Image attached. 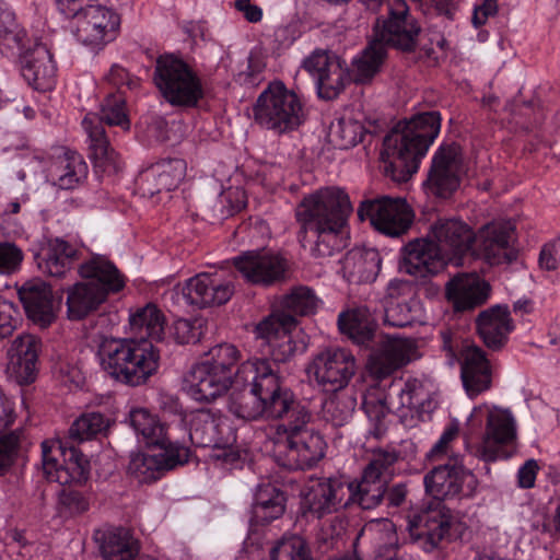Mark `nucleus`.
<instances>
[{"mask_svg":"<svg viewBox=\"0 0 560 560\" xmlns=\"http://www.w3.org/2000/svg\"><path fill=\"white\" fill-rule=\"evenodd\" d=\"M277 362L250 359L235 372L230 411L244 420L283 419L295 402L293 393L282 386Z\"/></svg>","mask_w":560,"mask_h":560,"instance_id":"f257e3e1","label":"nucleus"},{"mask_svg":"<svg viewBox=\"0 0 560 560\" xmlns=\"http://www.w3.org/2000/svg\"><path fill=\"white\" fill-rule=\"evenodd\" d=\"M352 206L347 192L326 187L305 197L296 209L303 229L302 242L313 243V255L331 256L345 246L342 233Z\"/></svg>","mask_w":560,"mask_h":560,"instance_id":"f03ea898","label":"nucleus"},{"mask_svg":"<svg viewBox=\"0 0 560 560\" xmlns=\"http://www.w3.org/2000/svg\"><path fill=\"white\" fill-rule=\"evenodd\" d=\"M441 129L439 112H425L397 122L383 141L381 159L385 174L395 182H407Z\"/></svg>","mask_w":560,"mask_h":560,"instance_id":"7ed1b4c3","label":"nucleus"},{"mask_svg":"<svg viewBox=\"0 0 560 560\" xmlns=\"http://www.w3.org/2000/svg\"><path fill=\"white\" fill-rule=\"evenodd\" d=\"M317 304L311 289L299 287L283 298L281 305L284 312L272 314L256 326L260 345L267 347L266 353L275 362H285L295 352L305 350V343L296 339L299 328L294 315H310L316 311Z\"/></svg>","mask_w":560,"mask_h":560,"instance_id":"20e7f679","label":"nucleus"},{"mask_svg":"<svg viewBox=\"0 0 560 560\" xmlns=\"http://www.w3.org/2000/svg\"><path fill=\"white\" fill-rule=\"evenodd\" d=\"M101 368L114 380L139 386L159 369L160 351L149 340L103 337L96 352Z\"/></svg>","mask_w":560,"mask_h":560,"instance_id":"39448f33","label":"nucleus"},{"mask_svg":"<svg viewBox=\"0 0 560 560\" xmlns=\"http://www.w3.org/2000/svg\"><path fill=\"white\" fill-rule=\"evenodd\" d=\"M466 448L485 462H495L503 447L512 445L517 436L516 420L509 409L482 404L476 406L467 419Z\"/></svg>","mask_w":560,"mask_h":560,"instance_id":"423d86ee","label":"nucleus"},{"mask_svg":"<svg viewBox=\"0 0 560 560\" xmlns=\"http://www.w3.org/2000/svg\"><path fill=\"white\" fill-rule=\"evenodd\" d=\"M86 282H77L67 289V316L80 320L96 311L109 292H118L125 285V278L108 259L92 257L79 268Z\"/></svg>","mask_w":560,"mask_h":560,"instance_id":"0eeeda50","label":"nucleus"},{"mask_svg":"<svg viewBox=\"0 0 560 560\" xmlns=\"http://www.w3.org/2000/svg\"><path fill=\"white\" fill-rule=\"evenodd\" d=\"M311 421L310 410L295 400L276 427L279 439L287 444L289 466L293 469L311 468L325 456L326 442Z\"/></svg>","mask_w":560,"mask_h":560,"instance_id":"6e6552de","label":"nucleus"},{"mask_svg":"<svg viewBox=\"0 0 560 560\" xmlns=\"http://www.w3.org/2000/svg\"><path fill=\"white\" fill-rule=\"evenodd\" d=\"M302 97L281 81H273L258 95L253 106L254 121L275 135L299 129L306 120Z\"/></svg>","mask_w":560,"mask_h":560,"instance_id":"1a4fd4ad","label":"nucleus"},{"mask_svg":"<svg viewBox=\"0 0 560 560\" xmlns=\"http://www.w3.org/2000/svg\"><path fill=\"white\" fill-rule=\"evenodd\" d=\"M120 127L129 131L130 119L126 110L125 98L120 94L106 97L101 107V114L89 113L82 120V127L88 135L91 159L96 167L104 172H118L120 162L116 152L110 148L103 124Z\"/></svg>","mask_w":560,"mask_h":560,"instance_id":"9d476101","label":"nucleus"},{"mask_svg":"<svg viewBox=\"0 0 560 560\" xmlns=\"http://www.w3.org/2000/svg\"><path fill=\"white\" fill-rule=\"evenodd\" d=\"M154 83L163 97L174 106L194 107L203 97L198 74L184 60L173 55L158 58Z\"/></svg>","mask_w":560,"mask_h":560,"instance_id":"9b49d317","label":"nucleus"},{"mask_svg":"<svg viewBox=\"0 0 560 560\" xmlns=\"http://www.w3.org/2000/svg\"><path fill=\"white\" fill-rule=\"evenodd\" d=\"M189 439L200 447L217 450L214 457L223 464L236 467L242 459V452L233 446L235 431L230 420L210 410L200 409L190 415Z\"/></svg>","mask_w":560,"mask_h":560,"instance_id":"f8f14e48","label":"nucleus"},{"mask_svg":"<svg viewBox=\"0 0 560 560\" xmlns=\"http://www.w3.org/2000/svg\"><path fill=\"white\" fill-rule=\"evenodd\" d=\"M355 370L353 354L339 347H329L319 351L306 368L308 377L327 393H336L346 388Z\"/></svg>","mask_w":560,"mask_h":560,"instance_id":"ddd939ff","label":"nucleus"},{"mask_svg":"<svg viewBox=\"0 0 560 560\" xmlns=\"http://www.w3.org/2000/svg\"><path fill=\"white\" fill-rule=\"evenodd\" d=\"M396 455L387 452H374L362 471L358 482H347L349 503L355 502L364 510H371L384 500L388 481L393 476Z\"/></svg>","mask_w":560,"mask_h":560,"instance_id":"4468645a","label":"nucleus"},{"mask_svg":"<svg viewBox=\"0 0 560 560\" xmlns=\"http://www.w3.org/2000/svg\"><path fill=\"white\" fill-rule=\"evenodd\" d=\"M72 20L73 36L91 50H100L114 40L120 25L119 15L98 3L85 4Z\"/></svg>","mask_w":560,"mask_h":560,"instance_id":"2eb2a0df","label":"nucleus"},{"mask_svg":"<svg viewBox=\"0 0 560 560\" xmlns=\"http://www.w3.org/2000/svg\"><path fill=\"white\" fill-rule=\"evenodd\" d=\"M43 472L49 482L59 485L81 483L90 472V464L85 456L74 447L62 450L55 441L42 443Z\"/></svg>","mask_w":560,"mask_h":560,"instance_id":"dca6fc26","label":"nucleus"},{"mask_svg":"<svg viewBox=\"0 0 560 560\" xmlns=\"http://www.w3.org/2000/svg\"><path fill=\"white\" fill-rule=\"evenodd\" d=\"M358 215L360 220H370L381 233L388 236L404 234L412 223V211L405 199L381 197L362 201Z\"/></svg>","mask_w":560,"mask_h":560,"instance_id":"f3484780","label":"nucleus"},{"mask_svg":"<svg viewBox=\"0 0 560 560\" xmlns=\"http://www.w3.org/2000/svg\"><path fill=\"white\" fill-rule=\"evenodd\" d=\"M425 493L434 500L444 501L459 494L471 495L477 487L475 476L467 470L458 457L433 467L423 478Z\"/></svg>","mask_w":560,"mask_h":560,"instance_id":"a211bd4d","label":"nucleus"},{"mask_svg":"<svg viewBox=\"0 0 560 560\" xmlns=\"http://www.w3.org/2000/svg\"><path fill=\"white\" fill-rule=\"evenodd\" d=\"M389 15L377 21L374 26V38L384 45L393 46L404 51L416 48L421 27L413 16L409 14L404 0H392L388 3Z\"/></svg>","mask_w":560,"mask_h":560,"instance_id":"6ab92c4d","label":"nucleus"},{"mask_svg":"<svg viewBox=\"0 0 560 560\" xmlns=\"http://www.w3.org/2000/svg\"><path fill=\"white\" fill-rule=\"evenodd\" d=\"M303 68L315 81L320 98H336L350 82L347 63L336 54L316 49L303 61Z\"/></svg>","mask_w":560,"mask_h":560,"instance_id":"aec40b11","label":"nucleus"},{"mask_svg":"<svg viewBox=\"0 0 560 560\" xmlns=\"http://www.w3.org/2000/svg\"><path fill=\"white\" fill-rule=\"evenodd\" d=\"M235 287L231 279L219 273L201 272L177 285V296L189 305L207 307L225 304L234 294Z\"/></svg>","mask_w":560,"mask_h":560,"instance_id":"412c9836","label":"nucleus"},{"mask_svg":"<svg viewBox=\"0 0 560 560\" xmlns=\"http://www.w3.org/2000/svg\"><path fill=\"white\" fill-rule=\"evenodd\" d=\"M243 279L253 285L270 287L284 279L285 259L272 252L247 250L233 258Z\"/></svg>","mask_w":560,"mask_h":560,"instance_id":"4be33fe9","label":"nucleus"},{"mask_svg":"<svg viewBox=\"0 0 560 560\" xmlns=\"http://www.w3.org/2000/svg\"><path fill=\"white\" fill-rule=\"evenodd\" d=\"M235 372H223L211 364L199 362L183 380V390L195 401L211 402L234 386Z\"/></svg>","mask_w":560,"mask_h":560,"instance_id":"5701e85b","label":"nucleus"},{"mask_svg":"<svg viewBox=\"0 0 560 560\" xmlns=\"http://www.w3.org/2000/svg\"><path fill=\"white\" fill-rule=\"evenodd\" d=\"M429 236L448 262L460 265L471 248L475 233L471 228L457 218H440L431 224Z\"/></svg>","mask_w":560,"mask_h":560,"instance_id":"b1692460","label":"nucleus"},{"mask_svg":"<svg viewBox=\"0 0 560 560\" xmlns=\"http://www.w3.org/2000/svg\"><path fill=\"white\" fill-rule=\"evenodd\" d=\"M463 160L459 147L448 144L440 147L433 154L428 178V190L436 197L447 198L459 186Z\"/></svg>","mask_w":560,"mask_h":560,"instance_id":"393cba45","label":"nucleus"},{"mask_svg":"<svg viewBox=\"0 0 560 560\" xmlns=\"http://www.w3.org/2000/svg\"><path fill=\"white\" fill-rule=\"evenodd\" d=\"M160 448L162 452L154 455L142 452L131 453L128 474L138 482L145 483L160 479L164 471L188 462L189 448L185 445Z\"/></svg>","mask_w":560,"mask_h":560,"instance_id":"a878e982","label":"nucleus"},{"mask_svg":"<svg viewBox=\"0 0 560 560\" xmlns=\"http://www.w3.org/2000/svg\"><path fill=\"white\" fill-rule=\"evenodd\" d=\"M415 352V343L411 340L385 337L371 352L366 366L373 377L383 380L408 364Z\"/></svg>","mask_w":560,"mask_h":560,"instance_id":"bb28decb","label":"nucleus"},{"mask_svg":"<svg viewBox=\"0 0 560 560\" xmlns=\"http://www.w3.org/2000/svg\"><path fill=\"white\" fill-rule=\"evenodd\" d=\"M18 294L27 318L35 325L46 328L56 320L59 303L55 301L52 290L45 281L28 280L19 288Z\"/></svg>","mask_w":560,"mask_h":560,"instance_id":"cd10ccee","label":"nucleus"},{"mask_svg":"<svg viewBox=\"0 0 560 560\" xmlns=\"http://www.w3.org/2000/svg\"><path fill=\"white\" fill-rule=\"evenodd\" d=\"M349 492L347 481L342 479H322L307 488L303 504L313 515L320 518L348 506Z\"/></svg>","mask_w":560,"mask_h":560,"instance_id":"c85d7f7f","label":"nucleus"},{"mask_svg":"<svg viewBox=\"0 0 560 560\" xmlns=\"http://www.w3.org/2000/svg\"><path fill=\"white\" fill-rule=\"evenodd\" d=\"M514 226L509 221L492 222L475 234L474 243L478 255L489 264L499 265L514 259L511 241Z\"/></svg>","mask_w":560,"mask_h":560,"instance_id":"c756f323","label":"nucleus"},{"mask_svg":"<svg viewBox=\"0 0 560 560\" xmlns=\"http://www.w3.org/2000/svg\"><path fill=\"white\" fill-rule=\"evenodd\" d=\"M447 262L433 238L428 235L404 247L401 269L411 276L424 278L436 273Z\"/></svg>","mask_w":560,"mask_h":560,"instance_id":"7c9ffc66","label":"nucleus"},{"mask_svg":"<svg viewBox=\"0 0 560 560\" xmlns=\"http://www.w3.org/2000/svg\"><path fill=\"white\" fill-rule=\"evenodd\" d=\"M40 340L31 334L18 336L8 350V370L19 384L34 382Z\"/></svg>","mask_w":560,"mask_h":560,"instance_id":"2f4dec72","label":"nucleus"},{"mask_svg":"<svg viewBox=\"0 0 560 560\" xmlns=\"http://www.w3.org/2000/svg\"><path fill=\"white\" fill-rule=\"evenodd\" d=\"M446 294L456 311H468L487 302L490 287L475 272L460 273L447 282Z\"/></svg>","mask_w":560,"mask_h":560,"instance_id":"473e14b6","label":"nucleus"},{"mask_svg":"<svg viewBox=\"0 0 560 560\" xmlns=\"http://www.w3.org/2000/svg\"><path fill=\"white\" fill-rule=\"evenodd\" d=\"M450 528L448 518L438 509L423 510L409 521L410 536L427 552L438 548Z\"/></svg>","mask_w":560,"mask_h":560,"instance_id":"72a5a7b5","label":"nucleus"},{"mask_svg":"<svg viewBox=\"0 0 560 560\" xmlns=\"http://www.w3.org/2000/svg\"><path fill=\"white\" fill-rule=\"evenodd\" d=\"M462 380L469 397L474 398L488 390L492 383V370L485 352L468 346L462 353Z\"/></svg>","mask_w":560,"mask_h":560,"instance_id":"f704fd0d","label":"nucleus"},{"mask_svg":"<svg viewBox=\"0 0 560 560\" xmlns=\"http://www.w3.org/2000/svg\"><path fill=\"white\" fill-rule=\"evenodd\" d=\"M477 330L485 345L491 349L503 346L513 329L510 311L506 306L495 305L481 312L476 320Z\"/></svg>","mask_w":560,"mask_h":560,"instance_id":"c9c22d12","label":"nucleus"},{"mask_svg":"<svg viewBox=\"0 0 560 560\" xmlns=\"http://www.w3.org/2000/svg\"><path fill=\"white\" fill-rule=\"evenodd\" d=\"M186 174V163L182 159H170L151 165L142 174L143 191L151 196L163 190L175 189Z\"/></svg>","mask_w":560,"mask_h":560,"instance_id":"e433bc0d","label":"nucleus"},{"mask_svg":"<svg viewBox=\"0 0 560 560\" xmlns=\"http://www.w3.org/2000/svg\"><path fill=\"white\" fill-rule=\"evenodd\" d=\"M21 74L34 90H51L56 83V65L50 51L44 46L36 47L25 58Z\"/></svg>","mask_w":560,"mask_h":560,"instance_id":"4c0bfd02","label":"nucleus"},{"mask_svg":"<svg viewBox=\"0 0 560 560\" xmlns=\"http://www.w3.org/2000/svg\"><path fill=\"white\" fill-rule=\"evenodd\" d=\"M77 248L61 238H52L37 255V266L46 275L63 278L77 260Z\"/></svg>","mask_w":560,"mask_h":560,"instance_id":"58836bf2","label":"nucleus"},{"mask_svg":"<svg viewBox=\"0 0 560 560\" xmlns=\"http://www.w3.org/2000/svg\"><path fill=\"white\" fill-rule=\"evenodd\" d=\"M129 425L147 445L168 447L182 445L171 440L167 428L149 409L133 407L128 415Z\"/></svg>","mask_w":560,"mask_h":560,"instance_id":"ea45409f","label":"nucleus"},{"mask_svg":"<svg viewBox=\"0 0 560 560\" xmlns=\"http://www.w3.org/2000/svg\"><path fill=\"white\" fill-rule=\"evenodd\" d=\"M381 268V257L374 248H353L341 261L343 278L351 283L372 282Z\"/></svg>","mask_w":560,"mask_h":560,"instance_id":"a19ab883","label":"nucleus"},{"mask_svg":"<svg viewBox=\"0 0 560 560\" xmlns=\"http://www.w3.org/2000/svg\"><path fill=\"white\" fill-rule=\"evenodd\" d=\"M88 164L77 152H65L49 166L48 182L61 189H73L83 183L88 176Z\"/></svg>","mask_w":560,"mask_h":560,"instance_id":"79ce46f5","label":"nucleus"},{"mask_svg":"<svg viewBox=\"0 0 560 560\" xmlns=\"http://www.w3.org/2000/svg\"><path fill=\"white\" fill-rule=\"evenodd\" d=\"M166 319L162 311L149 303L136 308L129 314V332L136 340L153 341L163 340Z\"/></svg>","mask_w":560,"mask_h":560,"instance_id":"37998d69","label":"nucleus"},{"mask_svg":"<svg viewBox=\"0 0 560 560\" xmlns=\"http://www.w3.org/2000/svg\"><path fill=\"white\" fill-rule=\"evenodd\" d=\"M338 327L358 345L370 342L376 330V319L366 306H358L338 315Z\"/></svg>","mask_w":560,"mask_h":560,"instance_id":"c03bdc74","label":"nucleus"},{"mask_svg":"<svg viewBox=\"0 0 560 560\" xmlns=\"http://www.w3.org/2000/svg\"><path fill=\"white\" fill-rule=\"evenodd\" d=\"M408 283L400 280H392L387 287L384 322L392 327H406L416 320L417 302L399 300V296L409 290Z\"/></svg>","mask_w":560,"mask_h":560,"instance_id":"a18cd8bd","label":"nucleus"},{"mask_svg":"<svg viewBox=\"0 0 560 560\" xmlns=\"http://www.w3.org/2000/svg\"><path fill=\"white\" fill-rule=\"evenodd\" d=\"M26 32L16 22L14 12L0 0V52L7 57L20 56L26 48Z\"/></svg>","mask_w":560,"mask_h":560,"instance_id":"49530a36","label":"nucleus"},{"mask_svg":"<svg viewBox=\"0 0 560 560\" xmlns=\"http://www.w3.org/2000/svg\"><path fill=\"white\" fill-rule=\"evenodd\" d=\"M284 511V493L271 485L259 486L253 504V521L265 525L281 517Z\"/></svg>","mask_w":560,"mask_h":560,"instance_id":"de8ad7c7","label":"nucleus"},{"mask_svg":"<svg viewBox=\"0 0 560 560\" xmlns=\"http://www.w3.org/2000/svg\"><path fill=\"white\" fill-rule=\"evenodd\" d=\"M370 539L375 552L381 557H392L390 552L397 547V533L393 522L377 520L368 523L361 530L357 540Z\"/></svg>","mask_w":560,"mask_h":560,"instance_id":"09e8293b","label":"nucleus"},{"mask_svg":"<svg viewBox=\"0 0 560 560\" xmlns=\"http://www.w3.org/2000/svg\"><path fill=\"white\" fill-rule=\"evenodd\" d=\"M386 58V48L375 38L352 60V73L355 82L370 81L381 69Z\"/></svg>","mask_w":560,"mask_h":560,"instance_id":"8fccbe9b","label":"nucleus"},{"mask_svg":"<svg viewBox=\"0 0 560 560\" xmlns=\"http://www.w3.org/2000/svg\"><path fill=\"white\" fill-rule=\"evenodd\" d=\"M101 552L105 560H133L138 546L128 530L116 528L104 534Z\"/></svg>","mask_w":560,"mask_h":560,"instance_id":"3c124183","label":"nucleus"},{"mask_svg":"<svg viewBox=\"0 0 560 560\" xmlns=\"http://www.w3.org/2000/svg\"><path fill=\"white\" fill-rule=\"evenodd\" d=\"M110 420L98 411H89L77 418L69 428V439L73 442H84L105 435Z\"/></svg>","mask_w":560,"mask_h":560,"instance_id":"603ef678","label":"nucleus"},{"mask_svg":"<svg viewBox=\"0 0 560 560\" xmlns=\"http://www.w3.org/2000/svg\"><path fill=\"white\" fill-rule=\"evenodd\" d=\"M363 126L352 118L340 117L330 124L328 141L337 149L347 150L362 140Z\"/></svg>","mask_w":560,"mask_h":560,"instance_id":"864d4df0","label":"nucleus"},{"mask_svg":"<svg viewBox=\"0 0 560 560\" xmlns=\"http://www.w3.org/2000/svg\"><path fill=\"white\" fill-rule=\"evenodd\" d=\"M357 399L341 390L327 398L323 404V417L335 427L346 424L352 417Z\"/></svg>","mask_w":560,"mask_h":560,"instance_id":"5fc2aeb1","label":"nucleus"},{"mask_svg":"<svg viewBox=\"0 0 560 560\" xmlns=\"http://www.w3.org/2000/svg\"><path fill=\"white\" fill-rule=\"evenodd\" d=\"M271 560H314L307 541L299 536L282 537L270 550Z\"/></svg>","mask_w":560,"mask_h":560,"instance_id":"6e6d98bb","label":"nucleus"},{"mask_svg":"<svg viewBox=\"0 0 560 560\" xmlns=\"http://www.w3.org/2000/svg\"><path fill=\"white\" fill-rule=\"evenodd\" d=\"M24 253L13 242L0 241V276H12L21 270Z\"/></svg>","mask_w":560,"mask_h":560,"instance_id":"4d7b16f0","label":"nucleus"},{"mask_svg":"<svg viewBox=\"0 0 560 560\" xmlns=\"http://www.w3.org/2000/svg\"><path fill=\"white\" fill-rule=\"evenodd\" d=\"M238 359L237 349L230 343H221L211 348L207 359L202 363L211 364V368L222 369L223 372H233L232 368Z\"/></svg>","mask_w":560,"mask_h":560,"instance_id":"13d9d810","label":"nucleus"},{"mask_svg":"<svg viewBox=\"0 0 560 560\" xmlns=\"http://www.w3.org/2000/svg\"><path fill=\"white\" fill-rule=\"evenodd\" d=\"M20 440V430H13L0 436V476L5 475L14 464Z\"/></svg>","mask_w":560,"mask_h":560,"instance_id":"bf43d9fd","label":"nucleus"},{"mask_svg":"<svg viewBox=\"0 0 560 560\" xmlns=\"http://www.w3.org/2000/svg\"><path fill=\"white\" fill-rule=\"evenodd\" d=\"M425 390L418 378H408L397 393L399 406L413 409L422 405Z\"/></svg>","mask_w":560,"mask_h":560,"instance_id":"052dcab7","label":"nucleus"},{"mask_svg":"<svg viewBox=\"0 0 560 560\" xmlns=\"http://www.w3.org/2000/svg\"><path fill=\"white\" fill-rule=\"evenodd\" d=\"M20 210L21 203L18 200L10 201L4 208L0 209V235L11 237L22 234V224L15 218Z\"/></svg>","mask_w":560,"mask_h":560,"instance_id":"680f3d73","label":"nucleus"},{"mask_svg":"<svg viewBox=\"0 0 560 560\" xmlns=\"http://www.w3.org/2000/svg\"><path fill=\"white\" fill-rule=\"evenodd\" d=\"M19 315V311L12 302L0 298V339L13 334L20 322Z\"/></svg>","mask_w":560,"mask_h":560,"instance_id":"e2e57ef3","label":"nucleus"},{"mask_svg":"<svg viewBox=\"0 0 560 560\" xmlns=\"http://www.w3.org/2000/svg\"><path fill=\"white\" fill-rule=\"evenodd\" d=\"M62 509L71 515H79L90 509V497L77 490H65L60 495Z\"/></svg>","mask_w":560,"mask_h":560,"instance_id":"0e129e2a","label":"nucleus"},{"mask_svg":"<svg viewBox=\"0 0 560 560\" xmlns=\"http://www.w3.org/2000/svg\"><path fill=\"white\" fill-rule=\"evenodd\" d=\"M57 366L60 381L69 386V388H79L84 384V373L78 364L60 361L57 363Z\"/></svg>","mask_w":560,"mask_h":560,"instance_id":"69168bd1","label":"nucleus"},{"mask_svg":"<svg viewBox=\"0 0 560 560\" xmlns=\"http://www.w3.org/2000/svg\"><path fill=\"white\" fill-rule=\"evenodd\" d=\"M458 434L457 424L448 425L436 441V443L430 450L428 456L434 459L447 456L451 451V444L455 441Z\"/></svg>","mask_w":560,"mask_h":560,"instance_id":"338daca9","label":"nucleus"},{"mask_svg":"<svg viewBox=\"0 0 560 560\" xmlns=\"http://www.w3.org/2000/svg\"><path fill=\"white\" fill-rule=\"evenodd\" d=\"M539 265L548 271L560 268V240L547 243L539 255Z\"/></svg>","mask_w":560,"mask_h":560,"instance_id":"774afa93","label":"nucleus"}]
</instances>
